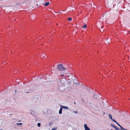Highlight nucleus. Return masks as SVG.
Segmentation results:
<instances>
[{
  "label": "nucleus",
  "instance_id": "1",
  "mask_svg": "<svg viewBox=\"0 0 130 130\" xmlns=\"http://www.w3.org/2000/svg\"><path fill=\"white\" fill-rule=\"evenodd\" d=\"M41 97L39 96H36L34 97L33 102L36 104H37L40 102Z\"/></svg>",
  "mask_w": 130,
  "mask_h": 130
},
{
  "label": "nucleus",
  "instance_id": "2",
  "mask_svg": "<svg viewBox=\"0 0 130 130\" xmlns=\"http://www.w3.org/2000/svg\"><path fill=\"white\" fill-rule=\"evenodd\" d=\"M58 88L61 91H64L65 89L64 84L62 82H59Z\"/></svg>",
  "mask_w": 130,
  "mask_h": 130
},
{
  "label": "nucleus",
  "instance_id": "3",
  "mask_svg": "<svg viewBox=\"0 0 130 130\" xmlns=\"http://www.w3.org/2000/svg\"><path fill=\"white\" fill-rule=\"evenodd\" d=\"M57 69L59 71H65L66 68L63 67L62 64H59L58 65Z\"/></svg>",
  "mask_w": 130,
  "mask_h": 130
},
{
  "label": "nucleus",
  "instance_id": "4",
  "mask_svg": "<svg viewBox=\"0 0 130 130\" xmlns=\"http://www.w3.org/2000/svg\"><path fill=\"white\" fill-rule=\"evenodd\" d=\"M84 127L85 128V130H90L89 128L87 126L86 124H85L84 125Z\"/></svg>",
  "mask_w": 130,
  "mask_h": 130
},
{
  "label": "nucleus",
  "instance_id": "5",
  "mask_svg": "<svg viewBox=\"0 0 130 130\" xmlns=\"http://www.w3.org/2000/svg\"><path fill=\"white\" fill-rule=\"evenodd\" d=\"M60 106H61V107L59 111V114H61L62 113V110L63 107H62V106H61V105H60Z\"/></svg>",
  "mask_w": 130,
  "mask_h": 130
},
{
  "label": "nucleus",
  "instance_id": "6",
  "mask_svg": "<svg viewBox=\"0 0 130 130\" xmlns=\"http://www.w3.org/2000/svg\"><path fill=\"white\" fill-rule=\"evenodd\" d=\"M93 98L95 99H97L99 97V95H95L94 96Z\"/></svg>",
  "mask_w": 130,
  "mask_h": 130
},
{
  "label": "nucleus",
  "instance_id": "7",
  "mask_svg": "<svg viewBox=\"0 0 130 130\" xmlns=\"http://www.w3.org/2000/svg\"><path fill=\"white\" fill-rule=\"evenodd\" d=\"M120 127L121 128L120 130H128L122 127L121 126H120Z\"/></svg>",
  "mask_w": 130,
  "mask_h": 130
},
{
  "label": "nucleus",
  "instance_id": "8",
  "mask_svg": "<svg viewBox=\"0 0 130 130\" xmlns=\"http://www.w3.org/2000/svg\"><path fill=\"white\" fill-rule=\"evenodd\" d=\"M62 107H63V108L64 109H65L67 110L69 109V108L66 106H62Z\"/></svg>",
  "mask_w": 130,
  "mask_h": 130
},
{
  "label": "nucleus",
  "instance_id": "9",
  "mask_svg": "<svg viewBox=\"0 0 130 130\" xmlns=\"http://www.w3.org/2000/svg\"><path fill=\"white\" fill-rule=\"evenodd\" d=\"M50 4L49 2H46L45 3V4L44 5V6H48Z\"/></svg>",
  "mask_w": 130,
  "mask_h": 130
},
{
  "label": "nucleus",
  "instance_id": "10",
  "mask_svg": "<svg viewBox=\"0 0 130 130\" xmlns=\"http://www.w3.org/2000/svg\"><path fill=\"white\" fill-rule=\"evenodd\" d=\"M112 121L115 122L116 123H117V125L120 127V126H121V125L118 123L114 119H113Z\"/></svg>",
  "mask_w": 130,
  "mask_h": 130
},
{
  "label": "nucleus",
  "instance_id": "11",
  "mask_svg": "<svg viewBox=\"0 0 130 130\" xmlns=\"http://www.w3.org/2000/svg\"><path fill=\"white\" fill-rule=\"evenodd\" d=\"M109 118L111 119L112 120L113 119H112V116L110 114H109Z\"/></svg>",
  "mask_w": 130,
  "mask_h": 130
},
{
  "label": "nucleus",
  "instance_id": "12",
  "mask_svg": "<svg viewBox=\"0 0 130 130\" xmlns=\"http://www.w3.org/2000/svg\"><path fill=\"white\" fill-rule=\"evenodd\" d=\"M110 126H111L113 127L114 128L116 127V126H115L114 125H113V124H111Z\"/></svg>",
  "mask_w": 130,
  "mask_h": 130
},
{
  "label": "nucleus",
  "instance_id": "13",
  "mask_svg": "<svg viewBox=\"0 0 130 130\" xmlns=\"http://www.w3.org/2000/svg\"><path fill=\"white\" fill-rule=\"evenodd\" d=\"M72 19V18L71 17H70L69 18H68V20L69 21H71Z\"/></svg>",
  "mask_w": 130,
  "mask_h": 130
},
{
  "label": "nucleus",
  "instance_id": "14",
  "mask_svg": "<svg viewBox=\"0 0 130 130\" xmlns=\"http://www.w3.org/2000/svg\"><path fill=\"white\" fill-rule=\"evenodd\" d=\"M87 27V25L86 24H85V25L83 26L82 27V28H86Z\"/></svg>",
  "mask_w": 130,
  "mask_h": 130
},
{
  "label": "nucleus",
  "instance_id": "15",
  "mask_svg": "<svg viewBox=\"0 0 130 130\" xmlns=\"http://www.w3.org/2000/svg\"><path fill=\"white\" fill-rule=\"evenodd\" d=\"M115 128L116 130H120L121 129H120L118 128L116 126L115 127Z\"/></svg>",
  "mask_w": 130,
  "mask_h": 130
},
{
  "label": "nucleus",
  "instance_id": "16",
  "mask_svg": "<svg viewBox=\"0 0 130 130\" xmlns=\"http://www.w3.org/2000/svg\"><path fill=\"white\" fill-rule=\"evenodd\" d=\"M57 129V127H54L51 130H56Z\"/></svg>",
  "mask_w": 130,
  "mask_h": 130
},
{
  "label": "nucleus",
  "instance_id": "17",
  "mask_svg": "<svg viewBox=\"0 0 130 130\" xmlns=\"http://www.w3.org/2000/svg\"><path fill=\"white\" fill-rule=\"evenodd\" d=\"M41 123H38L37 124V126H38L40 127L41 126Z\"/></svg>",
  "mask_w": 130,
  "mask_h": 130
},
{
  "label": "nucleus",
  "instance_id": "18",
  "mask_svg": "<svg viewBox=\"0 0 130 130\" xmlns=\"http://www.w3.org/2000/svg\"><path fill=\"white\" fill-rule=\"evenodd\" d=\"M73 112L74 113H77L78 112L77 111H73Z\"/></svg>",
  "mask_w": 130,
  "mask_h": 130
},
{
  "label": "nucleus",
  "instance_id": "19",
  "mask_svg": "<svg viewBox=\"0 0 130 130\" xmlns=\"http://www.w3.org/2000/svg\"><path fill=\"white\" fill-rule=\"evenodd\" d=\"M22 124V123H17V125H21Z\"/></svg>",
  "mask_w": 130,
  "mask_h": 130
},
{
  "label": "nucleus",
  "instance_id": "20",
  "mask_svg": "<svg viewBox=\"0 0 130 130\" xmlns=\"http://www.w3.org/2000/svg\"><path fill=\"white\" fill-rule=\"evenodd\" d=\"M82 101L83 102H84V100L83 99H82Z\"/></svg>",
  "mask_w": 130,
  "mask_h": 130
},
{
  "label": "nucleus",
  "instance_id": "21",
  "mask_svg": "<svg viewBox=\"0 0 130 130\" xmlns=\"http://www.w3.org/2000/svg\"><path fill=\"white\" fill-rule=\"evenodd\" d=\"M110 40H108V42L107 43H109V42H110Z\"/></svg>",
  "mask_w": 130,
  "mask_h": 130
},
{
  "label": "nucleus",
  "instance_id": "22",
  "mask_svg": "<svg viewBox=\"0 0 130 130\" xmlns=\"http://www.w3.org/2000/svg\"><path fill=\"white\" fill-rule=\"evenodd\" d=\"M61 11H60L59 12H58L59 13H61Z\"/></svg>",
  "mask_w": 130,
  "mask_h": 130
},
{
  "label": "nucleus",
  "instance_id": "23",
  "mask_svg": "<svg viewBox=\"0 0 130 130\" xmlns=\"http://www.w3.org/2000/svg\"><path fill=\"white\" fill-rule=\"evenodd\" d=\"M103 27H104L103 26V27H101V28H102Z\"/></svg>",
  "mask_w": 130,
  "mask_h": 130
},
{
  "label": "nucleus",
  "instance_id": "24",
  "mask_svg": "<svg viewBox=\"0 0 130 130\" xmlns=\"http://www.w3.org/2000/svg\"><path fill=\"white\" fill-rule=\"evenodd\" d=\"M17 90H15V92H17Z\"/></svg>",
  "mask_w": 130,
  "mask_h": 130
},
{
  "label": "nucleus",
  "instance_id": "25",
  "mask_svg": "<svg viewBox=\"0 0 130 130\" xmlns=\"http://www.w3.org/2000/svg\"><path fill=\"white\" fill-rule=\"evenodd\" d=\"M61 76H63L64 75H62H62L61 74Z\"/></svg>",
  "mask_w": 130,
  "mask_h": 130
},
{
  "label": "nucleus",
  "instance_id": "26",
  "mask_svg": "<svg viewBox=\"0 0 130 130\" xmlns=\"http://www.w3.org/2000/svg\"><path fill=\"white\" fill-rule=\"evenodd\" d=\"M74 104H76V103H75V102H74Z\"/></svg>",
  "mask_w": 130,
  "mask_h": 130
},
{
  "label": "nucleus",
  "instance_id": "27",
  "mask_svg": "<svg viewBox=\"0 0 130 130\" xmlns=\"http://www.w3.org/2000/svg\"><path fill=\"white\" fill-rule=\"evenodd\" d=\"M28 92H26V93H28Z\"/></svg>",
  "mask_w": 130,
  "mask_h": 130
},
{
  "label": "nucleus",
  "instance_id": "28",
  "mask_svg": "<svg viewBox=\"0 0 130 130\" xmlns=\"http://www.w3.org/2000/svg\"><path fill=\"white\" fill-rule=\"evenodd\" d=\"M43 56V57H45V56H44V55Z\"/></svg>",
  "mask_w": 130,
  "mask_h": 130
},
{
  "label": "nucleus",
  "instance_id": "29",
  "mask_svg": "<svg viewBox=\"0 0 130 130\" xmlns=\"http://www.w3.org/2000/svg\"><path fill=\"white\" fill-rule=\"evenodd\" d=\"M38 4H37V6H38Z\"/></svg>",
  "mask_w": 130,
  "mask_h": 130
},
{
  "label": "nucleus",
  "instance_id": "30",
  "mask_svg": "<svg viewBox=\"0 0 130 130\" xmlns=\"http://www.w3.org/2000/svg\"><path fill=\"white\" fill-rule=\"evenodd\" d=\"M43 44H41V45H43Z\"/></svg>",
  "mask_w": 130,
  "mask_h": 130
},
{
  "label": "nucleus",
  "instance_id": "31",
  "mask_svg": "<svg viewBox=\"0 0 130 130\" xmlns=\"http://www.w3.org/2000/svg\"><path fill=\"white\" fill-rule=\"evenodd\" d=\"M57 25H58V23H57Z\"/></svg>",
  "mask_w": 130,
  "mask_h": 130
},
{
  "label": "nucleus",
  "instance_id": "32",
  "mask_svg": "<svg viewBox=\"0 0 130 130\" xmlns=\"http://www.w3.org/2000/svg\"><path fill=\"white\" fill-rule=\"evenodd\" d=\"M102 31H104V30H102Z\"/></svg>",
  "mask_w": 130,
  "mask_h": 130
},
{
  "label": "nucleus",
  "instance_id": "33",
  "mask_svg": "<svg viewBox=\"0 0 130 130\" xmlns=\"http://www.w3.org/2000/svg\"><path fill=\"white\" fill-rule=\"evenodd\" d=\"M102 31H104V30H102Z\"/></svg>",
  "mask_w": 130,
  "mask_h": 130
}]
</instances>
